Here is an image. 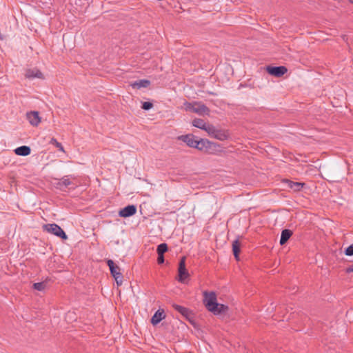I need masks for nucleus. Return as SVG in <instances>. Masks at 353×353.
Wrapping results in <instances>:
<instances>
[{
  "label": "nucleus",
  "instance_id": "2",
  "mask_svg": "<svg viewBox=\"0 0 353 353\" xmlns=\"http://www.w3.org/2000/svg\"><path fill=\"white\" fill-rule=\"evenodd\" d=\"M44 230L62 239H67V235L62 228L56 223L46 224L43 225Z\"/></svg>",
  "mask_w": 353,
  "mask_h": 353
},
{
  "label": "nucleus",
  "instance_id": "27",
  "mask_svg": "<svg viewBox=\"0 0 353 353\" xmlns=\"http://www.w3.org/2000/svg\"><path fill=\"white\" fill-rule=\"evenodd\" d=\"M152 108V103L149 101H145L143 103L142 108L145 110H148Z\"/></svg>",
  "mask_w": 353,
  "mask_h": 353
},
{
  "label": "nucleus",
  "instance_id": "22",
  "mask_svg": "<svg viewBox=\"0 0 353 353\" xmlns=\"http://www.w3.org/2000/svg\"><path fill=\"white\" fill-rule=\"evenodd\" d=\"M216 130V128L214 125L208 123L206 124L205 128L203 129V130H205L211 137L213 135V134H214Z\"/></svg>",
  "mask_w": 353,
  "mask_h": 353
},
{
  "label": "nucleus",
  "instance_id": "19",
  "mask_svg": "<svg viewBox=\"0 0 353 353\" xmlns=\"http://www.w3.org/2000/svg\"><path fill=\"white\" fill-rule=\"evenodd\" d=\"M192 123L193 126L201 130H203L207 124V123L204 120L201 119H194Z\"/></svg>",
  "mask_w": 353,
  "mask_h": 353
},
{
  "label": "nucleus",
  "instance_id": "15",
  "mask_svg": "<svg viewBox=\"0 0 353 353\" xmlns=\"http://www.w3.org/2000/svg\"><path fill=\"white\" fill-rule=\"evenodd\" d=\"M212 144L211 142L208 141L207 139H200L197 140L196 145H194V148H196L199 150H203L204 148L209 147Z\"/></svg>",
  "mask_w": 353,
  "mask_h": 353
},
{
  "label": "nucleus",
  "instance_id": "3",
  "mask_svg": "<svg viewBox=\"0 0 353 353\" xmlns=\"http://www.w3.org/2000/svg\"><path fill=\"white\" fill-rule=\"evenodd\" d=\"M179 281L184 283L185 279L189 277V273L185 268V258L183 257L179 262Z\"/></svg>",
  "mask_w": 353,
  "mask_h": 353
},
{
  "label": "nucleus",
  "instance_id": "4",
  "mask_svg": "<svg viewBox=\"0 0 353 353\" xmlns=\"http://www.w3.org/2000/svg\"><path fill=\"white\" fill-rule=\"evenodd\" d=\"M26 116L27 120L32 126L37 127L41 121V118L39 116L38 111L28 112Z\"/></svg>",
  "mask_w": 353,
  "mask_h": 353
},
{
  "label": "nucleus",
  "instance_id": "28",
  "mask_svg": "<svg viewBox=\"0 0 353 353\" xmlns=\"http://www.w3.org/2000/svg\"><path fill=\"white\" fill-rule=\"evenodd\" d=\"M184 105H185V109L186 110L193 112V108H195V103H185L184 104Z\"/></svg>",
  "mask_w": 353,
  "mask_h": 353
},
{
  "label": "nucleus",
  "instance_id": "11",
  "mask_svg": "<svg viewBox=\"0 0 353 353\" xmlns=\"http://www.w3.org/2000/svg\"><path fill=\"white\" fill-rule=\"evenodd\" d=\"M164 311L163 310H157L151 319V323L152 325H157L165 318Z\"/></svg>",
  "mask_w": 353,
  "mask_h": 353
},
{
  "label": "nucleus",
  "instance_id": "18",
  "mask_svg": "<svg viewBox=\"0 0 353 353\" xmlns=\"http://www.w3.org/2000/svg\"><path fill=\"white\" fill-rule=\"evenodd\" d=\"M232 251L236 260H239V254L240 252V244L238 240H235L232 243Z\"/></svg>",
  "mask_w": 353,
  "mask_h": 353
},
{
  "label": "nucleus",
  "instance_id": "16",
  "mask_svg": "<svg viewBox=\"0 0 353 353\" xmlns=\"http://www.w3.org/2000/svg\"><path fill=\"white\" fill-rule=\"evenodd\" d=\"M212 137L220 141H225L228 138V134L223 130L216 129Z\"/></svg>",
  "mask_w": 353,
  "mask_h": 353
},
{
  "label": "nucleus",
  "instance_id": "26",
  "mask_svg": "<svg viewBox=\"0 0 353 353\" xmlns=\"http://www.w3.org/2000/svg\"><path fill=\"white\" fill-rule=\"evenodd\" d=\"M345 254L346 256H352L353 255V244L350 245L345 249Z\"/></svg>",
  "mask_w": 353,
  "mask_h": 353
},
{
  "label": "nucleus",
  "instance_id": "8",
  "mask_svg": "<svg viewBox=\"0 0 353 353\" xmlns=\"http://www.w3.org/2000/svg\"><path fill=\"white\" fill-rule=\"evenodd\" d=\"M179 139L183 141L189 147L194 148L196 145L197 139H196L195 137L192 134H186L182 135L179 137Z\"/></svg>",
  "mask_w": 353,
  "mask_h": 353
},
{
  "label": "nucleus",
  "instance_id": "1",
  "mask_svg": "<svg viewBox=\"0 0 353 353\" xmlns=\"http://www.w3.org/2000/svg\"><path fill=\"white\" fill-rule=\"evenodd\" d=\"M203 303L206 308L212 312L214 314L217 315L224 313L228 310V306L223 304H219L216 301V295L214 292H203Z\"/></svg>",
  "mask_w": 353,
  "mask_h": 353
},
{
  "label": "nucleus",
  "instance_id": "13",
  "mask_svg": "<svg viewBox=\"0 0 353 353\" xmlns=\"http://www.w3.org/2000/svg\"><path fill=\"white\" fill-rule=\"evenodd\" d=\"M110 273L112 275V276L114 278L117 283L118 285H120L122 284L123 282V276L121 273L119 271V267H116L114 269L110 270Z\"/></svg>",
  "mask_w": 353,
  "mask_h": 353
},
{
  "label": "nucleus",
  "instance_id": "7",
  "mask_svg": "<svg viewBox=\"0 0 353 353\" xmlns=\"http://www.w3.org/2000/svg\"><path fill=\"white\" fill-rule=\"evenodd\" d=\"M267 72L276 77H280L288 71L287 68H265Z\"/></svg>",
  "mask_w": 353,
  "mask_h": 353
},
{
  "label": "nucleus",
  "instance_id": "33",
  "mask_svg": "<svg viewBox=\"0 0 353 353\" xmlns=\"http://www.w3.org/2000/svg\"><path fill=\"white\" fill-rule=\"evenodd\" d=\"M266 66L270 67L272 66L271 64L267 65Z\"/></svg>",
  "mask_w": 353,
  "mask_h": 353
},
{
  "label": "nucleus",
  "instance_id": "12",
  "mask_svg": "<svg viewBox=\"0 0 353 353\" xmlns=\"http://www.w3.org/2000/svg\"><path fill=\"white\" fill-rule=\"evenodd\" d=\"M14 151L17 155L26 157L30 154L31 149L29 146L22 145L15 148Z\"/></svg>",
  "mask_w": 353,
  "mask_h": 353
},
{
  "label": "nucleus",
  "instance_id": "14",
  "mask_svg": "<svg viewBox=\"0 0 353 353\" xmlns=\"http://www.w3.org/2000/svg\"><path fill=\"white\" fill-rule=\"evenodd\" d=\"M70 177H72V176H65L63 177L57 183V188L59 189H63V188H66L68 185H71L72 183L70 180Z\"/></svg>",
  "mask_w": 353,
  "mask_h": 353
},
{
  "label": "nucleus",
  "instance_id": "5",
  "mask_svg": "<svg viewBox=\"0 0 353 353\" xmlns=\"http://www.w3.org/2000/svg\"><path fill=\"white\" fill-rule=\"evenodd\" d=\"M25 75L28 79H43V76L42 72L38 68H29L26 70Z\"/></svg>",
  "mask_w": 353,
  "mask_h": 353
},
{
  "label": "nucleus",
  "instance_id": "6",
  "mask_svg": "<svg viewBox=\"0 0 353 353\" xmlns=\"http://www.w3.org/2000/svg\"><path fill=\"white\" fill-rule=\"evenodd\" d=\"M136 212L137 207L134 205H130L121 209L119 212V215L121 217L125 218L134 215Z\"/></svg>",
  "mask_w": 353,
  "mask_h": 353
},
{
  "label": "nucleus",
  "instance_id": "9",
  "mask_svg": "<svg viewBox=\"0 0 353 353\" xmlns=\"http://www.w3.org/2000/svg\"><path fill=\"white\" fill-rule=\"evenodd\" d=\"M150 85V81L148 79H140L130 83V86L137 90L148 88Z\"/></svg>",
  "mask_w": 353,
  "mask_h": 353
},
{
  "label": "nucleus",
  "instance_id": "17",
  "mask_svg": "<svg viewBox=\"0 0 353 353\" xmlns=\"http://www.w3.org/2000/svg\"><path fill=\"white\" fill-rule=\"evenodd\" d=\"M292 234V232L290 230L285 229L281 232V239H280V244H285L287 241L290 238Z\"/></svg>",
  "mask_w": 353,
  "mask_h": 353
},
{
  "label": "nucleus",
  "instance_id": "24",
  "mask_svg": "<svg viewBox=\"0 0 353 353\" xmlns=\"http://www.w3.org/2000/svg\"><path fill=\"white\" fill-rule=\"evenodd\" d=\"M50 143L51 144L54 145L60 151H61L63 152H65L64 148L62 146V145L59 142H58L56 139L52 138L51 140L50 141Z\"/></svg>",
  "mask_w": 353,
  "mask_h": 353
},
{
  "label": "nucleus",
  "instance_id": "25",
  "mask_svg": "<svg viewBox=\"0 0 353 353\" xmlns=\"http://www.w3.org/2000/svg\"><path fill=\"white\" fill-rule=\"evenodd\" d=\"M33 287L38 291H42L45 288V284L43 283H34Z\"/></svg>",
  "mask_w": 353,
  "mask_h": 353
},
{
  "label": "nucleus",
  "instance_id": "20",
  "mask_svg": "<svg viewBox=\"0 0 353 353\" xmlns=\"http://www.w3.org/2000/svg\"><path fill=\"white\" fill-rule=\"evenodd\" d=\"M173 307H174V309L178 311L179 312H180L181 314H183V316H187L189 314V310L188 309H187L186 307H183V306H181V305H176V304H174L173 305Z\"/></svg>",
  "mask_w": 353,
  "mask_h": 353
},
{
  "label": "nucleus",
  "instance_id": "29",
  "mask_svg": "<svg viewBox=\"0 0 353 353\" xmlns=\"http://www.w3.org/2000/svg\"><path fill=\"white\" fill-rule=\"evenodd\" d=\"M157 262L159 264H162L164 263L163 254H158Z\"/></svg>",
  "mask_w": 353,
  "mask_h": 353
},
{
  "label": "nucleus",
  "instance_id": "23",
  "mask_svg": "<svg viewBox=\"0 0 353 353\" xmlns=\"http://www.w3.org/2000/svg\"><path fill=\"white\" fill-rule=\"evenodd\" d=\"M168 250V245L166 243H161L157 247L158 254H163Z\"/></svg>",
  "mask_w": 353,
  "mask_h": 353
},
{
  "label": "nucleus",
  "instance_id": "21",
  "mask_svg": "<svg viewBox=\"0 0 353 353\" xmlns=\"http://www.w3.org/2000/svg\"><path fill=\"white\" fill-rule=\"evenodd\" d=\"M288 186L295 191H299L301 189L303 184L297 182L288 181Z\"/></svg>",
  "mask_w": 353,
  "mask_h": 353
},
{
  "label": "nucleus",
  "instance_id": "32",
  "mask_svg": "<svg viewBox=\"0 0 353 353\" xmlns=\"http://www.w3.org/2000/svg\"><path fill=\"white\" fill-rule=\"evenodd\" d=\"M350 3H353V0H348Z\"/></svg>",
  "mask_w": 353,
  "mask_h": 353
},
{
  "label": "nucleus",
  "instance_id": "30",
  "mask_svg": "<svg viewBox=\"0 0 353 353\" xmlns=\"http://www.w3.org/2000/svg\"><path fill=\"white\" fill-rule=\"evenodd\" d=\"M108 265L109 266L110 270H111L117 267L116 265H114V263L113 261H112V260L108 261Z\"/></svg>",
  "mask_w": 353,
  "mask_h": 353
},
{
  "label": "nucleus",
  "instance_id": "31",
  "mask_svg": "<svg viewBox=\"0 0 353 353\" xmlns=\"http://www.w3.org/2000/svg\"><path fill=\"white\" fill-rule=\"evenodd\" d=\"M347 272H353V265L347 269Z\"/></svg>",
  "mask_w": 353,
  "mask_h": 353
},
{
  "label": "nucleus",
  "instance_id": "10",
  "mask_svg": "<svg viewBox=\"0 0 353 353\" xmlns=\"http://www.w3.org/2000/svg\"><path fill=\"white\" fill-rule=\"evenodd\" d=\"M193 112L199 115H208L210 110L204 104L195 103V108H193Z\"/></svg>",
  "mask_w": 353,
  "mask_h": 353
}]
</instances>
